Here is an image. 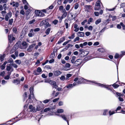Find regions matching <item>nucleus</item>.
I'll return each instance as SVG.
<instances>
[{
  "label": "nucleus",
  "mask_w": 125,
  "mask_h": 125,
  "mask_svg": "<svg viewBox=\"0 0 125 125\" xmlns=\"http://www.w3.org/2000/svg\"><path fill=\"white\" fill-rule=\"evenodd\" d=\"M82 54H85L86 53V54L84 55V56H86L88 54V52H87L85 51H84L82 52Z\"/></svg>",
  "instance_id": "38"
},
{
  "label": "nucleus",
  "mask_w": 125,
  "mask_h": 125,
  "mask_svg": "<svg viewBox=\"0 0 125 125\" xmlns=\"http://www.w3.org/2000/svg\"><path fill=\"white\" fill-rule=\"evenodd\" d=\"M76 57L75 56H73L71 59V63H73L75 60Z\"/></svg>",
  "instance_id": "18"
},
{
  "label": "nucleus",
  "mask_w": 125,
  "mask_h": 125,
  "mask_svg": "<svg viewBox=\"0 0 125 125\" xmlns=\"http://www.w3.org/2000/svg\"><path fill=\"white\" fill-rule=\"evenodd\" d=\"M66 87L67 88H72L73 87L72 84H68Z\"/></svg>",
  "instance_id": "29"
},
{
  "label": "nucleus",
  "mask_w": 125,
  "mask_h": 125,
  "mask_svg": "<svg viewBox=\"0 0 125 125\" xmlns=\"http://www.w3.org/2000/svg\"><path fill=\"white\" fill-rule=\"evenodd\" d=\"M42 71V69L40 67H38L37 69V71L38 73H36V75L39 74V73H40Z\"/></svg>",
  "instance_id": "22"
},
{
  "label": "nucleus",
  "mask_w": 125,
  "mask_h": 125,
  "mask_svg": "<svg viewBox=\"0 0 125 125\" xmlns=\"http://www.w3.org/2000/svg\"><path fill=\"white\" fill-rule=\"evenodd\" d=\"M93 27L91 26H90L88 28V29L90 31H92L93 30Z\"/></svg>",
  "instance_id": "57"
},
{
  "label": "nucleus",
  "mask_w": 125,
  "mask_h": 125,
  "mask_svg": "<svg viewBox=\"0 0 125 125\" xmlns=\"http://www.w3.org/2000/svg\"><path fill=\"white\" fill-rule=\"evenodd\" d=\"M0 55L1 56L0 57V60H1V62H2L3 60L4 57L3 55L2 56L1 55Z\"/></svg>",
  "instance_id": "44"
},
{
  "label": "nucleus",
  "mask_w": 125,
  "mask_h": 125,
  "mask_svg": "<svg viewBox=\"0 0 125 125\" xmlns=\"http://www.w3.org/2000/svg\"><path fill=\"white\" fill-rule=\"evenodd\" d=\"M40 30V29L39 28H37L34 29V31L35 32L38 31Z\"/></svg>",
  "instance_id": "59"
},
{
  "label": "nucleus",
  "mask_w": 125,
  "mask_h": 125,
  "mask_svg": "<svg viewBox=\"0 0 125 125\" xmlns=\"http://www.w3.org/2000/svg\"><path fill=\"white\" fill-rule=\"evenodd\" d=\"M115 113L114 111H113L112 112H111V111H109V114L110 115H111L114 113Z\"/></svg>",
  "instance_id": "52"
},
{
  "label": "nucleus",
  "mask_w": 125,
  "mask_h": 125,
  "mask_svg": "<svg viewBox=\"0 0 125 125\" xmlns=\"http://www.w3.org/2000/svg\"><path fill=\"white\" fill-rule=\"evenodd\" d=\"M85 34L87 36H88L91 34V33L89 32H85Z\"/></svg>",
  "instance_id": "53"
},
{
  "label": "nucleus",
  "mask_w": 125,
  "mask_h": 125,
  "mask_svg": "<svg viewBox=\"0 0 125 125\" xmlns=\"http://www.w3.org/2000/svg\"><path fill=\"white\" fill-rule=\"evenodd\" d=\"M24 55L25 54L24 53L21 52L19 54V56L20 57H21L24 56Z\"/></svg>",
  "instance_id": "40"
},
{
  "label": "nucleus",
  "mask_w": 125,
  "mask_h": 125,
  "mask_svg": "<svg viewBox=\"0 0 125 125\" xmlns=\"http://www.w3.org/2000/svg\"><path fill=\"white\" fill-rule=\"evenodd\" d=\"M113 86L115 87V88H117L119 86V85L114 83L112 85Z\"/></svg>",
  "instance_id": "45"
},
{
  "label": "nucleus",
  "mask_w": 125,
  "mask_h": 125,
  "mask_svg": "<svg viewBox=\"0 0 125 125\" xmlns=\"http://www.w3.org/2000/svg\"><path fill=\"white\" fill-rule=\"evenodd\" d=\"M98 51L100 52H104V50L102 48L99 49H98Z\"/></svg>",
  "instance_id": "32"
},
{
  "label": "nucleus",
  "mask_w": 125,
  "mask_h": 125,
  "mask_svg": "<svg viewBox=\"0 0 125 125\" xmlns=\"http://www.w3.org/2000/svg\"><path fill=\"white\" fill-rule=\"evenodd\" d=\"M63 12H64V13L62 15L63 17H64V18H65L67 16V12H66L65 10L64 9L63 10Z\"/></svg>",
  "instance_id": "19"
},
{
  "label": "nucleus",
  "mask_w": 125,
  "mask_h": 125,
  "mask_svg": "<svg viewBox=\"0 0 125 125\" xmlns=\"http://www.w3.org/2000/svg\"><path fill=\"white\" fill-rule=\"evenodd\" d=\"M50 109L49 108H46L44 109V112H46L48 111H49Z\"/></svg>",
  "instance_id": "41"
},
{
  "label": "nucleus",
  "mask_w": 125,
  "mask_h": 125,
  "mask_svg": "<svg viewBox=\"0 0 125 125\" xmlns=\"http://www.w3.org/2000/svg\"><path fill=\"white\" fill-rule=\"evenodd\" d=\"M11 74V73H10L9 75L5 76L4 77V79L5 80H8L10 78V75Z\"/></svg>",
  "instance_id": "33"
},
{
  "label": "nucleus",
  "mask_w": 125,
  "mask_h": 125,
  "mask_svg": "<svg viewBox=\"0 0 125 125\" xmlns=\"http://www.w3.org/2000/svg\"><path fill=\"white\" fill-rule=\"evenodd\" d=\"M99 44V43L98 42H94L93 44L94 46H97Z\"/></svg>",
  "instance_id": "63"
},
{
  "label": "nucleus",
  "mask_w": 125,
  "mask_h": 125,
  "mask_svg": "<svg viewBox=\"0 0 125 125\" xmlns=\"http://www.w3.org/2000/svg\"><path fill=\"white\" fill-rule=\"evenodd\" d=\"M42 109V107L41 106L39 105H37V106L36 108V112L37 111H39L41 110Z\"/></svg>",
  "instance_id": "16"
},
{
  "label": "nucleus",
  "mask_w": 125,
  "mask_h": 125,
  "mask_svg": "<svg viewBox=\"0 0 125 125\" xmlns=\"http://www.w3.org/2000/svg\"><path fill=\"white\" fill-rule=\"evenodd\" d=\"M91 82V83H95L96 84L98 85L106 88L108 90H110L111 91H112V89L109 88V86L108 85H106L99 83H95V82L89 81L88 80L83 79L82 77H80L79 78L78 81V84H81L83 83H86V82Z\"/></svg>",
  "instance_id": "1"
},
{
  "label": "nucleus",
  "mask_w": 125,
  "mask_h": 125,
  "mask_svg": "<svg viewBox=\"0 0 125 125\" xmlns=\"http://www.w3.org/2000/svg\"><path fill=\"white\" fill-rule=\"evenodd\" d=\"M13 83L16 84H19L20 83V81L17 79L14 80L13 82Z\"/></svg>",
  "instance_id": "15"
},
{
  "label": "nucleus",
  "mask_w": 125,
  "mask_h": 125,
  "mask_svg": "<svg viewBox=\"0 0 125 125\" xmlns=\"http://www.w3.org/2000/svg\"><path fill=\"white\" fill-rule=\"evenodd\" d=\"M36 45L35 43H33L30 45L27 50L28 52H31L32 51L33 48Z\"/></svg>",
  "instance_id": "5"
},
{
  "label": "nucleus",
  "mask_w": 125,
  "mask_h": 125,
  "mask_svg": "<svg viewBox=\"0 0 125 125\" xmlns=\"http://www.w3.org/2000/svg\"><path fill=\"white\" fill-rule=\"evenodd\" d=\"M65 66L67 67H69L71 66V65L69 63H67L65 65Z\"/></svg>",
  "instance_id": "46"
},
{
  "label": "nucleus",
  "mask_w": 125,
  "mask_h": 125,
  "mask_svg": "<svg viewBox=\"0 0 125 125\" xmlns=\"http://www.w3.org/2000/svg\"><path fill=\"white\" fill-rule=\"evenodd\" d=\"M59 10H63V7L62 6H59Z\"/></svg>",
  "instance_id": "58"
},
{
  "label": "nucleus",
  "mask_w": 125,
  "mask_h": 125,
  "mask_svg": "<svg viewBox=\"0 0 125 125\" xmlns=\"http://www.w3.org/2000/svg\"><path fill=\"white\" fill-rule=\"evenodd\" d=\"M51 30V28H48L46 31L45 33L46 35H48L50 33Z\"/></svg>",
  "instance_id": "20"
},
{
  "label": "nucleus",
  "mask_w": 125,
  "mask_h": 125,
  "mask_svg": "<svg viewBox=\"0 0 125 125\" xmlns=\"http://www.w3.org/2000/svg\"><path fill=\"white\" fill-rule=\"evenodd\" d=\"M72 76V75L70 73H68L66 75V79H67L68 78L71 77Z\"/></svg>",
  "instance_id": "35"
},
{
  "label": "nucleus",
  "mask_w": 125,
  "mask_h": 125,
  "mask_svg": "<svg viewBox=\"0 0 125 125\" xmlns=\"http://www.w3.org/2000/svg\"><path fill=\"white\" fill-rule=\"evenodd\" d=\"M35 13L37 16L42 17V13L39 10H36L35 11Z\"/></svg>",
  "instance_id": "9"
},
{
  "label": "nucleus",
  "mask_w": 125,
  "mask_h": 125,
  "mask_svg": "<svg viewBox=\"0 0 125 125\" xmlns=\"http://www.w3.org/2000/svg\"><path fill=\"white\" fill-rule=\"evenodd\" d=\"M65 40V38L64 37H62V38H61L60 40L58 42V43H61V42H63Z\"/></svg>",
  "instance_id": "23"
},
{
  "label": "nucleus",
  "mask_w": 125,
  "mask_h": 125,
  "mask_svg": "<svg viewBox=\"0 0 125 125\" xmlns=\"http://www.w3.org/2000/svg\"><path fill=\"white\" fill-rule=\"evenodd\" d=\"M64 110L62 109H59L57 110V112L58 113H61L63 112Z\"/></svg>",
  "instance_id": "26"
},
{
  "label": "nucleus",
  "mask_w": 125,
  "mask_h": 125,
  "mask_svg": "<svg viewBox=\"0 0 125 125\" xmlns=\"http://www.w3.org/2000/svg\"><path fill=\"white\" fill-rule=\"evenodd\" d=\"M62 118L64 120L67 121V123L69 125V121L67 120L68 118H67L66 116L64 115H62L61 116Z\"/></svg>",
  "instance_id": "10"
},
{
  "label": "nucleus",
  "mask_w": 125,
  "mask_h": 125,
  "mask_svg": "<svg viewBox=\"0 0 125 125\" xmlns=\"http://www.w3.org/2000/svg\"><path fill=\"white\" fill-rule=\"evenodd\" d=\"M22 45L24 47H26L27 45L26 42H23L22 43Z\"/></svg>",
  "instance_id": "36"
},
{
  "label": "nucleus",
  "mask_w": 125,
  "mask_h": 125,
  "mask_svg": "<svg viewBox=\"0 0 125 125\" xmlns=\"http://www.w3.org/2000/svg\"><path fill=\"white\" fill-rule=\"evenodd\" d=\"M30 94L29 97L28 99L27 100V102H31V100L32 99H34V94H33V88L31 87H30Z\"/></svg>",
  "instance_id": "2"
},
{
  "label": "nucleus",
  "mask_w": 125,
  "mask_h": 125,
  "mask_svg": "<svg viewBox=\"0 0 125 125\" xmlns=\"http://www.w3.org/2000/svg\"><path fill=\"white\" fill-rule=\"evenodd\" d=\"M15 38L13 37V34H11L8 36V39L9 42H11V41L14 40Z\"/></svg>",
  "instance_id": "8"
},
{
  "label": "nucleus",
  "mask_w": 125,
  "mask_h": 125,
  "mask_svg": "<svg viewBox=\"0 0 125 125\" xmlns=\"http://www.w3.org/2000/svg\"><path fill=\"white\" fill-rule=\"evenodd\" d=\"M82 62V60L81 59H78L76 60L74 63L73 65L77 66L80 65Z\"/></svg>",
  "instance_id": "4"
},
{
  "label": "nucleus",
  "mask_w": 125,
  "mask_h": 125,
  "mask_svg": "<svg viewBox=\"0 0 125 125\" xmlns=\"http://www.w3.org/2000/svg\"><path fill=\"white\" fill-rule=\"evenodd\" d=\"M35 21V20L34 19H33L31 21H29V23L30 24H31L33 23Z\"/></svg>",
  "instance_id": "60"
},
{
  "label": "nucleus",
  "mask_w": 125,
  "mask_h": 125,
  "mask_svg": "<svg viewBox=\"0 0 125 125\" xmlns=\"http://www.w3.org/2000/svg\"><path fill=\"white\" fill-rule=\"evenodd\" d=\"M8 62L10 63L11 64H10V65H12V64H13V60H12V59L10 58L8 60Z\"/></svg>",
  "instance_id": "25"
},
{
  "label": "nucleus",
  "mask_w": 125,
  "mask_h": 125,
  "mask_svg": "<svg viewBox=\"0 0 125 125\" xmlns=\"http://www.w3.org/2000/svg\"><path fill=\"white\" fill-rule=\"evenodd\" d=\"M51 101L50 99H46L43 101V102L45 104H46Z\"/></svg>",
  "instance_id": "30"
},
{
  "label": "nucleus",
  "mask_w": 125,
  "mask_h": 125,
  "mask_svg": "<svg viewBox=\"0 0 125 125\" xmlns=\"http://www.w3.org/2000/svg\"><path fill=\"white\" fill-rule=\"evenodd\" d=\"M49 83L53 85V84H55V83H56V82L54 81H49Z\"/></svg>",
  "instance_id": "34"
},
{
  "label": "nucleus",
  "mask_w": 125,
  "mask_h": 125,
  "mask_svg": "<svg viewBox=\"0 0 125 125\" xmlns=\"http://www.w3.org/2000/svg\"><path fill=\"white\" fill-rule=\"evenodd\" d=\"M58 22V21L57 20H55L52 21V23L55 25H56Z\"/></svg>",
  "instance_id": "27"
},
{
  "label": "nucleus",
  "mask_w": 125,
  "mask_h": 125,
  "mask_svg": "<svg viewBox=\"0 0 125 125\" xmlns=\"http://www.w3.org/2000/svg\"><path fill=\"white\" fill-rule=\"evenodd\" d=\"M80 39V38L78 37H76L74 40L73 41L74 42H76L77 41H79V40Z\"/></svg>",
  "instance_id": "47"
},
{
  "label": "nucleus",
  "mask_w": 125,
  "mask_h": 125,
  "mask_svg": "<svg viewBox=\"0 0 125 125\" xmlns=\"http://www.w3.org/2000/svg\"><path fill=\"white\" fill-rule=\"evenodd\" d=\"M59 99V98H57L53 100L52 102L53 103L57 101Z\"/></svg>",
  "instance_id": "50"
},
{
  "label": "nucleus",
  "mask_w": 125,
  "mask_h": 125,
  "mask_svg": "<svg viewBox=\"0 0 125 125\" xmlns=\"http://www.w3.org/2000/svg\"><path fill=\"white\" fill-rule=\"evenodd\" d=\"M15 62L16 63L19 64H20L21 63V61L19 60H16Z\"/></svg>",
  "instance_id": "28"
},
{
  "label": "nucleus",
  "mask_w": 125,
  "mask_h": 125,
  "mask_svg": "<svg viewBox=\"0 0 125 125\" xmlns=\"http://www.w3.org/2000/svg\"><path fill=\"white\" fill-rule=\"evenodd\" d=\"M3 7L4 9L6 10L7 9L6 4H4L3 5Z\"/></svg>",
  "instance_id": "64"
},
{
  "label": "nucleus",
  "mask_w": 125,
  "mask_h": 125,
  "mask_svg": "<svg viewBox=\"0 0 125 125\" xmlns=\"http://www.w3.org/2000/svg\"><path fill=\"white\" fill-rule=\"evenodd\" d=\"M13 20L12 19H11L9 20V24L10 25H11L13 22Z\"/></svg>",
  "instance_id": "48"
},
{
  "label": "nucleus",
  "mask_w": 125,
  "mask_h": 125,
  "mask_svg": "<svg viewBox=\"0 0 125 125\" xmlns=\"http://www.w3.org/2000/svg\"><path fill=\"white\" fill-rule=\"evenodd\" d=\"M120 24L122 27V28L123 30L125 29V26L124 25V24L122 22H121Z\"/></svg>",
  "instance_id": "37"
},
{
  "label": "nucleus",
  "mask_w": 125,
  "mask_h": 125,
  "mask_svg": "<svg viewBox=\"0 0 125 125\" xmlns=\"http://www.w3.org/2000/svg\"><path fill=\"white\" fill-rule=\"evenodd\" d=\"M55 53L54 52H52L51 55L50 57L51 58H53L55 57Z\"/></svg>",
  "instance_id": "24"
},
{
  "label": "nucleus",
  "mask_w": 125,
  "mask_h": 125,
  "mask_svg": "<svg viewBox=\"0 0 125 125\" xmlns=\"http://www.w3.org/2000/svg\"><path fill=\"white\" fill-rule=\"evenodd\" d=\"M70 8V5L68 4L67 5L66 7V10H68Z\"/></svg>",
  "instance_id": "51"
},
{
  "label": "nucleus",
  "mask_w": 125,
  "mask_h": 125,
  "mask_svg": "<svg viewBox=\"0 0 125 125\" xmlns=\"http://www.w3.org/2000/svg\"><path fill=\"white\" fill-rule=\"evenodd\" d=\"M20 13L21 14H22V15H24L25 14V12L23 10H22L21 11Z\"/></svg>",
  "instance_id": "55"
},
{
  "label": "nucleus",
  "mask_w": 125,
  "mask_h": 125,
  "mask_svg": "<svg viewBox=\"0 0 125 125\" xmlns=\"http://www.w3.org/2000/svg\"><path fill=\"white\" fill-rule=\"evenodd\" d=\"M87 22V20H84L83 22H82L81 24L82 25H84V24Z\"/></svg>",
  "instance_id": "56"
},
{
  "label": "nucleus",
  "mask_w": 125,
  "mask_h": 125,
  "mask_svg": "<svg viewBox=\"0 0 125 125\" xmlns=\"http://www.w3.org/2000/svg\"><path fill=\"white\" fill-rule=\"evenodd\" d=\"M54 74L56 76H58L61 74L62 72L59 71H55L53 72Z\"/></svg>",
  "instance_id": "13"
},
{
  "label": "nucleus",
  "mask_w": 125,
  "mask_h": 125,
  "mask_svg": "<svg viewBox=\"0 0 125 125\" xmlns=\"http://www.w3.org/2000/svg\"><path fill=\"white\" fill-rule=\"evenodd\" d=\"M10 65H7V66L6 70L8 71H10L11 70V72L13 71V69L11 66H10Z\"/></svg>",
  "instance_id": "12"
},
{
  "label": "nucleus",
  "mask_w": 125,
  "mask_h": 125,
  "mask_svg": "<svg viewBox=\"0 0 125 125\" xmlns=\"http://www.w3.org/2000/svg\"><path fill=\"white\" fill-rule=\"evenodd\" d=\"M75 37L74 34H73L72 36H69L68 37V38L69 39H73Z\"/></svg>",
  "instance_id": "39"
},
{
  "label": "nucleus",
  "mask_w": 125,
  "mask_h": 125,
  "mask_svg": "<svg viewBox=\"0 0 125 125\" xmlns=\"http://www.w3.org/2000/svg\"><path fill=\"white\" fill-rule=\"evenodd\" d=\"M79 7V4L78 3H76L75 4V6L74 7V9H77Z\"/></svg>",
  "instance_id": "49"
},
{
  "label": "nucleus",
  "mask_w": 125,
  "mask_h": 125,
  "mask_svg": "<svg viewBox=\"0 0 125 125\" xmlns=\"http://www.w3.org/2000/svg\"><path fill=\"white\" fill-rule=\"evenodd\" d=\"M102 3L100 0H98L96 2L94 7L95 10H98L100 9L101 4Z\"/></svg>",
  "instance_id": "3"
},
{
  "label": "nucleus",
  "mask_w": 125,
  "mask_h": 125,
  "mask_svg": "<svg viewBox=\"0 0 125 125\" xmlns=\"http://www.w3.org/2000/svg\"><path fill=\"white\" fill-rule=\"evenodd\" d=\"M77 34L79 36L83 37L84 36V33L83 32H79L77 33Z\"/></svg>",
  "instance_id": "14"
},
{
  "label": "nucleus",
  "mask_w": 125,
  "mask_h": 125,
  "mask_svg": "<svg viewBox=\"0 0 125 125\" xmlns=\"http://www.w3.org/2000/svg\"><path fill=\"white\" fill-rule=\"evenodd\" d=\"M85 7L88 9H90L91 8V6L90 5H86Z\"/></svg>",
  "instance_id": "42"
},
{
  "label": "nucleus",
  "mask_w": 125,
  "mask_h": 125,
  "mask_svg": "<svg viewBox=\"0 0 125 125\" xmlns=\"http://www.w3.org/2000/svg\"><path fill=\"white\" fill-rule=\"evenodd\" d=\"M10 4L11 5H12L13 7H18L19 5V3L18 2H11Z\"/></svg>",
  "instance_id": "11"
},
{
  "label": "nucleus",
  "mask_w": 125,
  "mask_h": 125,
  "mask_svg": "<svg viewBox=\"0 0 125 125\" xmlns=\"http://www.w3.org/2000/svg\"><path fill=\"white\" fill-rule=\"evenodd\" d=\"M60 79L64 81L65 79V78L64 76H62L60 78Z\"/></svg>",
  "instance_id": "43"
},
{
  "label": "nucleus",
  "mask_w": 125,
  "mask_h": 125,
  "mask_svg": "<svg viewBox=\"0 0 125 125\" xmlns=\"http://www.w3.org/2000/svg\"><path fill=\"white\" fill-rule=\"evenodd\" d=\"M68 19H66L64 21V23L66 26V29L68 28Z\"/></svg>",
  "instance_id": "17"
},
{
  "label": "nucleus",
  "mask_w": 125,
  "mask_h": 125,
  "mask_svg": "<svg viewBox=\"0 0 125 125\" xmlns=\"http://www.w3.org/2000/svg\"><path fill=\"white\" fill-rule=\"evenodd\" d=\"M121 25H120V24H118L117 25V27L118 29H120L121 28Z\"/></svg>",
  "instance_id": "62"
},
{
  "label": "nucleus",
  "mask_w": 125,
  "mask_h": 125,
  "mask_svg": "<svg viewBox=\"0 0 125 125\" xmlns=\"http://www.w3.org/2000/svg\"><path fill=\"white\" fill-rule=\"evenodd\" d=\"M12 13L10 11L5 16V20L8 21V20L9 18H10L11 16Z\"/></svg>",
  "instance_id": "7"
},
{
  "label": "nucleus",
  "mask_w": 125,
  "mask_h": 125,
  "mask_svg": "<svg viewBox=\"0 0 125 125\" xmlns=\"http://www.w3.org/2000/svg\"><path fill=\"white\" fill-rule=\"evenodd\" d=\"M33 35L34 34L31 32L29 33L28 34L29 36L30 37H32Z\"/></svg>",
  "instance_id": "61"
},
{
  "label": "nucleus",
  "mask_w": 125,
  "mask_h": 125,
  "mask_svg": "<svg viewBox=\"0 0 125 125\" xmlns=\"http://www.w3.org/2000/svg\"><path fill=\"white\" fill-rule=\"evenodd\" d=\"M29 109L30 110V112H36V110L35 108L32 105H30L29 107Z\"/></svg>",
  "instance_id": "6"
},
{
  "label": "nucleus",
  "mask_w": 125,
  "mask_h": 125,
  "mask_svg": "<svg viewBox=\"0 0 125 125\" xmlns=\"http://www.w3.org/2000/svg\"><path fill=\"white\" fill-rule=\"evenodd\" d=\"M106 27H105L104 28L101 30L99 32V34H100V35H101V33L104 32L105 30L106 29Z\"/></svg>",
  "instance_id": "31"
},
{
  "label": "nucleus",
  "mask_w": 125,
  "mask_h": 125,
  "mask_svg": "<svg viewBox=\"0 0 125 125\" xmlns=\"http://www.w3.org/2000/svg\"><path fill=\"white\" fill-rule=\"evenodd\" d=\"M5 74V72L4 71H3L0 73V75L2 76H4Z\"/></svg>",
  "instance_id": "54"
},
{
  "label": "nucleus",
  "mask_w": 125,
  "mask_h": 125,
  "mask_svg": "<svg viewBox=\"0 0 125 125\" xmlns=\"http://www.w3.org/2000/svg\"><path fill=\"white\" fill-rule=\"evenodd\" d=\"M101 21V19H99L95 21V23L97 25Z\"/></svg>",
  "instance_id": "21"
}]
</instances>
